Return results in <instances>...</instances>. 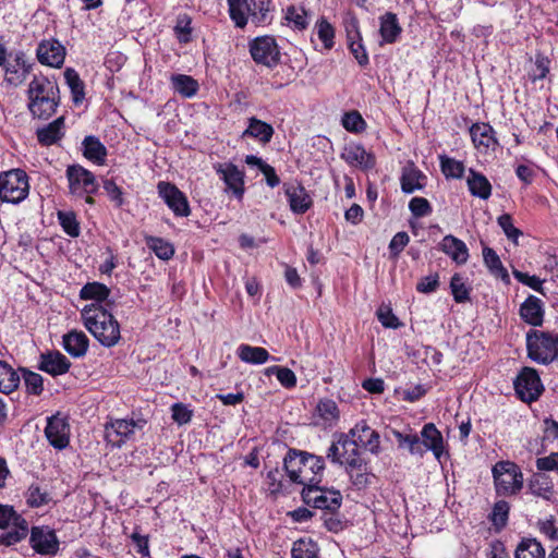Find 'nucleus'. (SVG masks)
I'll list each match as a JSON object with an SVG mask.
<instances>
[{"label":"nucleus","mask_w":558,"mask_h":558,"mask_svg":"<svg viewBox=\"0 0 558 558\" xmlns=\"http://www.w3.org/2000/svg\"><path fill=\"white\" fill-rule=\"evenodd\" d=\"M110 294V289L100 282H87L80 291L82 300H93L95 303L100 304L106 301Z\"/></svg>","instance_id":"obj_41"},{"label":"nucleus","mask_w":558,"mask_h":558,"mask_svg":"<svg viewBox=\"0 0 558 558\" xmlns=\"http://www.w3.org/2000/svg\"><path fill=\"white\" fill-rule=\"evenodd\" d=\"M135 423L128 420H116L106 424V439L116 447H121L134 434Z\"/></svg>","instance_id":"obj_23"},{"label":"nucleus","mask_w":558,"mask_h":558,"mask_svg":"<svg viewBox=\"0 0 558 558\" xmlns=\"http://www.w3.org/2000/svg\"><path fill=\"white\" fill-rule=\"evenodd\" d=\"M216 173L225 182V192L232 193V195L241 201L243 198L244 187V172L241 171L232 162H219L214 166Z\"/></svg>","instance_id":"obj_12"},{"label":"nucleus","mask_w":558,"mask_h":558,"mask_svg":"<svg viewBox=\"0 0 558 558\" xmlns=\"http://www.w3.org/2000/svg\"><path fill=\"white\" fill-rule=\"evenodd\" d=\"M450 289L453 300L457 303H464L470 301V289L463 282L459 274H454L450 280Z\"/></svg>","instance_id":"obj_54"},{"label":"nucleus","mask_w":558,"mask_h":558,"mask_svg":"<svg viewBox=\"0 0 558 558\" xmlns=\"http://www.w3.org/2000/svg\"><path fill=\"white\" fill-rule=\"evenodd\" d=\"M466 183L469 191L473 196L487 199L492 195V184L488 179L472 168L469 169Z\"/></svg>","instance_id":"obj_32"},{"label":"nucleus","mask_w":558,"mask_h":558,"mask_svg":"<svg viewBox=\"0 0 558 558\" xmlns=\"http://www.w3.org/2000/svg\"><path fill=\"white\" fill-rule=\"evenodd\" d=\"M170 81L174 92L185 98L195 96L199 87L196 80L185 74H173Z\"/></svg>","instance_id":"obj_38"},{"label":"nucleus","mask_w":558,"mask_h":558,"mask_svg":"<svg viewBox=\"0 0 558 558\" xmlns=\"http://www.w3.org/2000/svg\"><path fill=\"white\" fill-rule=\"evenodd\" d=\"M492 472L497 495L511 496L522 489L523 474L514 462L499 461Z\"/></svg>","instance_id":"obj_5"},{"label":"nucleus","mask_w":558,"mask_h":558,"mask_svg":"<svg viewBox=\"0 0 558 558\" xmlns=\"http://www.w3.org/2000/svg\"><path fill=\"white\" fill-rule=\"evenodd\" d=\"M302 499L306 505L327 510L330 513L338 511L342 504V495L339 490L329 489L318 484L303 487Z\"/></svg>","instance_id":"obj_7"},{"label":"nucleus","mask_w":558,"mask_h":558,"mask_svg":"<svg viewBox=\"0 0 558 558\" xmlns=\"http://www.w3.org/2000/svg\"><path fill=\"white\" fill-rule=\"evenodd\" d=\"M441 172L447 179H461L465 172L462 161L450 158L446 155L439 156Z\"/></svg>","instance_id":"obj_47"},{"label":"nucleus","mask_w":558,"mask_h":558,"mask_svg":"<svg viewBox=\"0 0 558 558\" xmlns=\"http://www.w3.org/2000/svg\"><path fill=\"white\" fill-rule=\"evenodd\" d=\"M380 26L379 34L383 41L386 44H393L402 32V27L399 24L397 14L392 12H386L379 17Z\"/></svg>","instance_id":"obj_31"},{"label":"nucleus","mask_w":558,"mask_h":558,"mask_svg":"<svg viewBox=\"0 0 558 558\" xmlns=\"http://www.w3.org/2000/svg\"><path fill=\"white\" fill-rule=\"evenodd\" d=\"M513 386L518 397L527 403L537 400L544 390L538 373L532 367H523Z\"/></svg>","instance_id":"obj_10"},{"label":"nucleus","mask_w":558,"mask_h":558,"mask_svg":"<svg viewBox=\"0 0 558 558\" xmlns=\"http://www.w3.org/2000/svg\"><path fill=\"white\" fill-rule=\"evenodd\" d=\"M522 319L532 326H542L544 319L543 302L534 295H530L520 307Z\"/></svg>","instance_id":"obj_26"},{"label":"nucleus","mask_w":558,"mask_h":558,"mask_svg":"<svg viewBox=\"0 0 558 558\" xmlns=\"http://www.w3.org/2000/svg\"><path fill=\"white\" fill-rule=\"evenodd\" d=\"M65 56V47L56 38L43 39L36 49L39 63L56 69L63 65Z\"/></svg>","instance_id":"obj_15"},{"label":"nucleus","mask_w":558,"mask_h":558,"mask_svg":"<svg viewBox=\"0 0 558 558\" xmlns=\"http://www.w3.org/2000/svg\"><path fill=\"white\" fill-rule=\"evenodd\" d=\"M284 20L298 31H303L308 25L306 11L302 7L289 5L284 11Z\"/></svg>","instance_id":"obj_46"},{"label":"nucleus","mask_w":558,"mask_h":558,"mask_svg":"<svg viewBox=\"0 0 558 558\" xmlns=\"http://www.w3.org/2000/svg\"><path fill=\"white\" fill-rule=\"evenodd\" d=\"M64 78L71 90L73 101L75 104L82 102L85 97V92L84 83L78 73L72 68H66L64 71Z\"/></svg>","instance_id":"obj_45"},{"label":"nucleus","mask_w":558,"mask_h":558,"mask_svg":"<svg viewBox=\"0 0 558 558\" xmlns=\"http://www.w3.org/2000/svg\"><path fill=\"white\" fill-rule=\"evenodd\" d=\"M22 373V377L24 380V386L26 388V392L34 396L41 395L44 390V378L40 374L29 371L25 367L19 368Z\"/></svg>","instance_id":"obj_48"},{"label":"nucleus","mask_w":558,"mask_h":558,"mask_svg":"<svg viewBox=\"0 0 558 558\" xmlns=\"http://www.w3.org/2000/svg\"><path fill=\"white\" fill-rule=\"evenodd\" d=\"M399 447H408L411 454L423 457L425 449L421 442V438L416 434H403L399 430H393Z\"/></svg>","instance_id":"obj_44"},{"label":"nucleus","mask_w":558,"mask_h":558,"mask_svg":"<svg viewBox=\"0 0 558 558\" xmlns=\"http://www.w3.org/2000/svg\"><path fill=\"white\" fill-rule=\"evenodd\" d=\"M58 220L63 231L68 235L72 238L80 235V223L76 220L75 214L73 211H58Z\"/></svg>","instance_id":"obj_53"},{"label":"nucleus","mask_w":558,"mask_h":558,"mask_svg":"<svg viewBox=\"0 0 558 558\" xmlns=\"http://www.w3.org/2000/svg\"><path fill=\"white\" fill-rule=\"evenodd\" d=\"M341 158L351 167L372 169L375 166V158L359 144L347 145L341 153Z\"/></svg>","instance_id":"obj_24"},{"label":"nucleus","mask_w":558,"mask_h":558,"mask_svg":"<svg viewBox=\"0 0 558 558\" xmlns=\"http://www.w3.org/2000/svg\"><path fill=\"white\" fill-rule=\"evenodd\" d=\"M21 520H25L22 518L12 506L9 505H0V529H7L11 525H15L20 523Z\"/></svg>","instance_id":"obj_57"},{"label":"nucleus","mask_w":558,"mask_h":558,"mask_svg":"<svg viewBox=\"0 0 558 558\" xmlns=\"http://www.w3.org/2000/svg\"><path fill=\"white\" fill-rule=\"evenodd\" d=\"M65 174L69 181V190L72 195L83 197L97 192L98 184L94 173L81 165L68 166Z\"/></svg>","instance_id":"obj_9"},{"label":"nucleus","mask_w":558,"mask_h":558,"mask_svg":"<svg viewBox=\"0 0 558 558\" xmlns=\"http://www.w3.org/2000/svg\"><path fill=\"white\" fill-rule=\"evenodd\" d=\"M319 547L312 538L303 537L293 543L292 558H318Z\"/></svg>","instance_id":"obj_42"},{"label":"nucleus","mask_w":558,"mask_h":558,"mask_svg":"<svg viewBox=\"0 0 558 558\" xmlns=\"http://www.w3.org/2000/svg\"><path fill=\"white\" fill-rule=\"evenodd\" d=\"M28 177L21 169H12L0 175V199L19 204L28 195Z\"/></svg>","instance_id":"obj_6"},{"label":"nucleus","mask_w":558,"mask_h":558,"mask_svg":"<svg viewBox=\"0 0 558 558\" xmlns=\"http://www.w3.org/2000/svg\"><path fill=\"white\" fill-rule=\"evenodd\" d=\"M421 438L425 452L430 450L436 460L440 462L441 458L447 454V452L445 450L444 437L435 424H425L421 430Z\"/></svg>","instance_id":"obj_22"},{"label":"nucleus","mask_w":558,"mask_h":558,"mask_svg":"<svg viewBox=\"0 0 558 558\" xmlns=\"http://www.w3.org/2000/svg\"><path fill=\"white\" fill-rule=\"evenodd\" d=\"M409 209L416 218H422L432 214V206L424 197H413L409 203Z\"/></svg>","instance_id":"obj_60"},{"label":"nucleus","mask_w":558,"mask_h":558,"mask_svg":"<svg viewBox=\"0 0 558 558\" xmlns=\"http://www.w3.org/2000/svg\"><path fill=\"white\" fill-rule=\"evenodd\" d=\"M515 558H545V549L535 538H523L517 546Z\"/></svg>","instance_id":"obj_40"},{"label":"nucleus","mask_w":558,"mask_h":558,"mask_svg":"<svg viewBox=\"0 0 558 558\" xmlns=\"http://www.w3.org/2000/svg\"><path fill=\"white\" fill-rule=\"evenodd\" d=\"M317 35L318 38L324 44V47L326 49H331L335 45L333 37H335V29L331 26L329 22H327L325 19H320L317 22Z\"/></svg>","instance_id":"obj_55"},{"label":"nucleus","mask_w":558,"mask_h":558,"mask_svg":"<svg viewBox=\"0 0 558 558\" xmlns=\"http://www.w3.org/2000/svg\"><path fill=\"white\" fill-rule=\"evenodd\" d=\"M316 411L320 418L331 424L339 418V410L336 402L331 399H323L317 403Z\"/></svg>","instance_id":"obj_52"},{"label":"nucleus","mask_w":558,"mask_h":558,"mask_svg":"<svg viewBox=\"0 0 558 558\" xmlns=\"http://www.w3.org/2000/svg\"><path fill=\"white\" fill-rule=\"evenodd\" d=\"M49 495L41 490L38 485H31L27 489V504L33 508H38L48 504Z\"/></svg>","instance_id":"obj_59"},{"label":"nucleus","mask_w":558,"mask_h":558,"mask_svg":"<svg viewBox=\"0 0 558 558\" xmlns=\"http://www.w3.org/2000/svg\"><path fill=\"white\" fill-rule=\"evenodd\" d=\"M158 194L178 217H187L191 214L186 196L174 184L161 181L157 185Z\"/></svg>","instance_id":"obj_14"},{"label":"nucleus","mask_w":558,"mask_h":558,"mask_svg":"<svg viewBox=\"0 0 558 558\" xmlns=\"http://www.w3.org/2000/svg\"><path fill=\"white\" fill-rule=\"evenodd\" d=\"M253 60L267 68H275L280 62V51L276 39L271 36H260L250 43Z\"/></svg>","instance_id":"obj_11"},{"label":"nucleus","mask_w":558,"mask_h":558,"mask_svg":"<svg viewBox=\"0 0 558 558\" xmlns=\"http://www.w3.org/2000/svg\"><path fill=\"white\" fill-rule=\"evenodd\" d=\"M439 250L458 265H463L469 259V250L466 244L454 235H445L439 243Z\"/></svg>","instance_id":"obj_25"},{"label":"nucleus","mask_w":558,"mask_h":558,"mask_svg":"<svg viewBox=\"0 0 558 558\" xmlns=\"http://www.w3.org/2000/svg\"><path fill=\"white\" fill-rule=\"evenodd\" d=\"M12 530L0 536V543L7 546L13 545L26 537L28 533V523L21 520L20 523L11 525Z\"/></svg>","instance_id":"obj_50"},{"label":"nucleus","mask_w":558,"mask_h":558,"mask_svg":"<svg viewBox=\"0 0 558 558\" xmlns=\"http://www.w3.org/2000/svg\"><path fill=\"white\" fill-rule=\"evenodd\" d=\"M342 125L349 132H361L364 130L365 121L357 111H351L343 116Z\"/></svg>","instance_id":"obj_61"},{"label":"nucleus","mask_w":558,"mask_h":558,"mask_svg":"<svg viewBox=\"0 0 558 558\" xmlns=\"http://www.w3.org/2000/svg\"><path fill=\"white\" fill-rule=\"evenodd\" d=\"M32 548L46 556H54L59 550V539L48 526H34L29 538Z\"/></svg>","instance_id":"obj_16"},{"label":"nucleus","mask_w":558,"mask_h":558,"mask_svg":"<svg viewBox=\"0 0 558 558\" xmlns=\"http://www.w3.org/2000/svg\"><path fill=\"white\" fill-rule=\"evenodd\" d=\"M230 19L239 28L246 26L250 19L245 0H228Z\"/></svg>","instance_id":"obj_49"},{"label":"nucleus","mask_w":558,"mask_h":558,"mask_svg":"<svg viewBox=\"0 0 558 558\" xmlns=\"http://www.w3.org/2000/svg\"><path fill=\"white\" fill-rule=\"evenodd\" d=\"M192 17L186 14H179L177 17V23L174 25V34L178 40L182 44H187L191 41L192 37Z\"/></svg>","instance_id":"obj_51"},{"label":"nucleus","mask_w":558,"mask_h":558,"mask_svg":"<svg viewBox=\"0 0 558 558\" xmlns=\"http://www.w3.org/2000/svg\"><path fill=\"white\" fill-rule=\"evenodd\" d=\"M4 70V81L12 86L22 85L32 72L33 63H31L24 51L17 50L15 52L7 53L4 62L0 64Z\"/></svg>","instance_id":"obj_8"},{"label":"nucleus","mask_w":558,"mask_h":558,"mask_svg":"<svg viewBox=\"0 0 558 558\" xmlns=\"http://www.w3.org/2000/svg\"><path fill=\"white\" fill-rule=\"evenodd\" d=\"M470 134L474 146L481 153H486L488 149L495 150L499 145L496 133L488 123H473L470 128Z\"/></svg>","instance_id":"obj_18"},{"label":"nucleus","mask_w":558,"mask_h":558,"mask_svg":"<svg viewBox=\"0 0 558 558\" xmlns=\"http://www.w3.org/2000/svg\"><path fill=\"white\" fill-rule=\"evenodd\" d=\"M83 155L88 160H92L98 165H102L105 162L107 149L96 136H86L83 141Z\"/></svg>","instance_id":"obj_37"},{"label":"nucleus","mask_w":558,"mask_h":558,"mask_svg":"<svg viewBox=\"0 0 558 558\" xmlns=\"http://www.w3.org/2000/svg\"><path fill=\"white\" fill-rule=\"evenodd\" d=\"M27 108L33 117L47 120L60 105V90L54 78L34 75L27 88Z\"/></svg>","instance_id":"obj_1"},{"label":"nucleus","mask_w":558,"mask_h":558,"mask_svg":"<svg viewBox=\"0 0 558 558\" xmlns=\"http://www.w3.org/2000/svg\"><path fill=\"white\" fill-rule=\"evenodd\" d=\"M85 328L104 347L116 345L120 338V324L101 304H87L81 311Z\"/></svg>","instance_id":"obj_2"},{"label":"nucleus","mask_w":558,"mask_h":558,"mask_svg":"<svg viewBox=\"0 0 558 558\" xmlns=\"http://www.w3.org/2000/svg\"><path fill=\"white\" fill-rule=\"evenodd\" d=\"M483 259L485 266L488 268L489 272L493 276L501 279L505 282L510 281V277L507 269L504 267L498 254L492 247L484 246Z\"/></svg>","instance_id":"obj_36"},{"label":"nucleus","mask_w":558,"mask_h":558,"mask_svg":"<svg viewBox=\"0 0 558 558\" xmlns=\"http://www.w3.org/2000/svg\"><path fill=\"white\" fill-rule=\"evenodd\" d=\"M144 240L147 247L151 250L158 258L169 260L173 257L174 247L169 241L153 235H145Z\"/></svg>","instance_id":"obj_39"},{"label":"nucleus","mask_w":558,"mask_h":558,"mask_svg":"<svg viewBox=\"0 0 558 558\" xmlns=\"http://www.w3.org/2000/svg\"><path fill=\"white\" fill-rule=\"evenodd\" d=\"M45 436L54 449H65L70 444V424L68 417L60 413L48 417Z\"/></svg>","instance_id":"obj_13"},{"label":"nucleus","mask_w":558,"mask_h":558,"mask_svg":"<svg viewBox=\"0 0 558 558\" xmlns=\"http://www.w3.org/2000/svg\"><path fill=\"white\" fill-rule=\"evenodd\" d=\"M377 318L386 328H398L400 326L398 317L388 306H380L377 311Z\"/></svg>","instance_id":"obj_63"},{"label":"nucleus","mask_w":558,"mask_h":558,"mask_svg":"<svg viewBox=\"0 0 558 558\" xmlns=\"http://www.w3.org/2000/svg\"><path fill=\"white\" fill-rule=\"evenodd\" d=\"M70 360L60 351H47L40 354L38 368L56 377L69 372Z\"/></svg>","instance_id":"obj_21"},{"label":"nucleus","mask_w":558,"mask_h":558,"mask_svg":"<svg viewBox=\"0 0 558 558\" xmlns=\"http://www.w3.org/2000/svg\"><path fill=\"white\" fill-rule=\"evenodd\" d=\"M246 11L255 25L268 24L271 20V0H245Z\"/></svg>","instance_id":"obj_30"},{"label":"nucleus","mask_w":558,"mask_h":558,"mask_svg":"<svg viewBox=\"0 0 558 558\" xmlns=\"http://www.w3.org/2000/svg\"><path fill=\"white\" fill-rule=\"evenodd\" d=\"M21 376L9 363L0 360V392L9 395L19 388Z\"/></svg>","instance_id":"obj_35"},{"label":"nucleus","mask_w":558,"mask_h":558,"mask_svg":"<svg viewBox=\"0 0 558 558\" xmlns=\"http://www.w3.org/2000/svg\"><path fill=\"white\" fill-rule=\"evenodd\" d=\"M283 466L293 483L311 487V485L320 483L325 461L319 456L298 449H289L283 459Z\"/></svg>","instance_id":"obj_3"},{"label":"nucleus","mask_w":558,"mask_h":558,"mask_svg":"<svg viewBox=\"0 0 558 558\" xmlns=\"http://www.w3.org/2000/svg\"><path fill=\"white\" fill-rule=\"evenodd\" d=\"M274 133V128L269 123L252 117L248 119V125L242 136L252 137L263 144H267L271 141Z\"/></svg>","instance_id":"obj_33"},{"label":"nucleus","mask_w":558,"mask_h":558,"mask_svg":"<svg viewBox=\"0 0 558 558\" xmlns=\"http://www.w3.org/2000/svg\"><path fill=\"white\" fill-rule=\"evenodd\" d=\"M283 189L290 209L294 214L302 215L311 208L313 201L305 187L300 183H286Z\"/></svg>","instance_id":"obj_20"},{"label":"nucleus","mask_w":558,"mask_h":558,"mask_svg":"<svg viewBox=\"0 0 558 558\" xmlns=\"http://www.w3.org/2000/svg\"><path fill=\"white\" fill-rule=\"evenodd\" d=\"M349 433L351 434V437L354 440H357V444L365 450L373 454H378L380 452L379 434L375 429L371 428L366 421L362 420L357 422Z\"/></svg>","instance_id":"obj_17"},{"label":"nucleus","mask_w":558,"mask_h":558,"mask_svg":"<svg viewBox=\"0 0 558 558\" xmlns=\"http://www.w3.org/2000/svg\"><path fill=\"white\" fill-rule=\"evenodd\" d=\"M421 179H425V177L418 169L414 167L404 168L400 179L402 192L411 194L423 189V184L420 182Z\"/></svg>","instance_id":"obj_43"},{"label":"nucleus","mask_w":558,"mask_h":558,"mask_svg":"<svg viewBox=\"0 0 558 558\" xmlns=\"http://www.w3.org/2000/svg\"><path fill=\"white\" fill-rule=\"evenodd\" d=\"M527 356L543 365L558 361V333L531 329L526 333Z\"/></svg>","instance_id":"obj_4"},{"label":"nucleus","mask_w":558,"mask_h":558,"mask_svg":"<svg viewBox=\"0 0 558 558\" xmlns=\"http://www.w3.org/2000/svg\"><path fill=\"white\" fill-rule=\"evenodd\" d=\"M193 412L187 405L177 402L171 407L172 420L179 425L187 424L192 418Z\"/></svg>","instance_id":"obj_62"},{"label":"nucleus","mask_w":558,"mask_h":558,"mask_svg":"<svg viewBox=\"0 0 558 558\" xmlns=\"http://www.w3.org/2000/svg\"><path fill=\"white\" fill-rule=\"evenodd\" d=\"M510 506L506 500H499L495 502L493 512H492V521L494 525L498 527H504L508 521Z\"/></svg>","instance_id":"obj_56"},{"label":"nucleus","mask_w":558,"mask_h":558,"mask_svg":"<svg viewBox=\"0 0 558 558\" xmlns=\"http://www.w3.org/2000/svg\"><path fill=\"white\" fill-rule=\"evenodd\" d=\"M538 471H557L558 472V452H553L547 457L536 460Z\"/></svg>","instance_id":"obj_64"},{"label":"nucleus","mask_w":558,"mask_h":558,"mask_svg":"<svg viewBox=\"0 0 558 558\" xmlns=\"http://www.w3.org/2000/svg\"><path fill=\"white\" fill-rule=\"evenodd\" d=\"M497 222L509 240L517 242L519 236L522 235V232L513 226L512 217L509 214L499 216Z\"/></svg>","instance_id":"obj_58"},{"label":"nucleus","mask_w":558,"mask_h":558,"mask_svg":"<svg viewBox=\"0 0 558 558\" xmlns=\"http://www.w3.org/2000/svg\"><path fill=\"white\" fill-rule=\"evenodd\" d=\"M342 465L345 468L347 472H352L354 470H361L363 466H366L365 460L361 457L359 450L357 440H354L351 437V434L342 433Z\"/></svg>","instance_id":"obj_19"},{"label":"nucleus","mask_w":558,"mask_h":558,"mask_svg":"<svg viewBox=\"0 0 558 558\" xmlns=\"http://www.w3.org/2000/svg\"><path fill=\"white\" fill-rule=\"evenodd\" d=\"M63 348L73 357L86 354L89 340L83 331L72 330L63 336Z\"/></svg>","instance_id":"obj_28"},{"label":"nucleus","mask_w":558,"mask_h":558,"mask_svg":"<svg viewBox=\"0 0 558 558\" xmlns=\"http://www.w3.org/2000/svg\"><path fill=\"white\" fill-rule=\"evenodd\" d=\"M236 355L242 362L254 365L264 364L270 357L266 349L250 344H240L236 350Z\"/></svg>","instance_id":"obj_34"},{"label":"nucleus","mask_w":558,"mask_h":558,"mask_svg":"<svg viewBox=\"0 0 558 558\" xmlns=\"http://www.w3.org/2000/svg\"><path fill=\"white\" fill-rule=\"evenodd\" d=\"M529 490L536 497L545 500H551L554 497V484L551 478L542 473H534L529 480Z\"/></svg>","instance_id":"obj_29"},{"label":"nucleus","mask_w":558,"mask_h":558,"mask_svg":"<svg viewBox=\"0 0 558 558\" xmlns=\"http://www.w3.org/2000/svg\"><path fill=\"white\" fill-rule=\"evenodd\" d=\"M64 117H59L36 132L37 140L43 146H51L64 136Z\"/></svg>","instance_id":"obj_27"}]
</instances>
